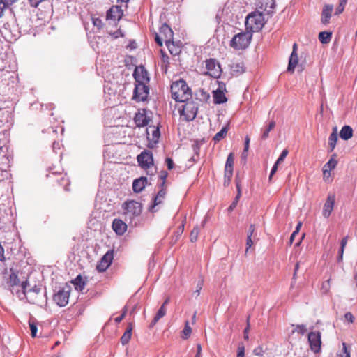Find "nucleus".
Instances as JSON below:
<instances>
[{"instance_id": "1", "label": "nucleus", "mask_w": 357, "mask_h": 357, "mask_svg": "<svg viewBox=\"0 0 357 357\" xmlns=\"http://www.w3.org/2000/svg\"><path fill=\"white\" fill-rule=\"evenodd\" d=\"M171 93L172 98L177 102H185L191 98L190 89L183 79L172 84Z\"/></svg>"}, {"instance_id": "2", "label": "nucleus", "mask_w": 357, "mask_h": 357, "mask_svg": "<svg viewBox=\"0 0 357 357\" xmlns=\"http://www.w3.org/2000/svg\"><path fill=\"white\" fill-rule=\"evenodd\" d=\"M264 24L265 20L261 13L254 12L249 14L246 17L245 26L247 29H250L252 32L260 31Z\"/></svg>"}, {"instance_id": "3", "label": "nucleus", "mask_w": 357, "mask_h": 357, "mask_svg": "<svg viewBox=\"0 0 357 357\" xmlns=\"http://www.w3.org/2000/svg\"><path fill=\"white\" fill-rule=\"evenodd\" d=\"M183 102L184 104L179 109L181 116L187 121H192L197 116L198 103L190 99Z\"/></svg>"}, {"instance_id": "4", "label": "nucleus", "mask_w": 357, "mask_h": 357, "mask_svg": "<svg viewBox=\"0 0 357 357\" xmlns=\"http://www.w3.org/2000/svg\"><path fill=\"white\" fill-rule=\"evenodd\" d=\"M250 32H241L235 35L230 41V46L235 50H244L248 47L252 39Z\"/></svg>"}, {"instance_id": "5", "label": "nucleus", "mask_w": 357, "mask_h": 357, "mask_svg": "<svg viewBox=\"0 0 357 357\" xmlns=\"http://www.w3.org/2000/svg\"><path fill=\"white\" fill-rule=\"evenodd\" d=\"M124 206L126 220L129 219L130 222L142 213V206L139 202L131 200L126 202Z\"/></svg>"}, {"instance_id": "6", "label": "nucleus", "mask_w": 357, "mask_h": 357, "mask_svg": "<svg viewBox=\"0 0 357 357\" xmlns=\"http://www.w3.org/2000/svg\"><path fill=\"white\" fill-rule=\"evenodd\" d=\"M70 293V287L66 284L54 294L53 299L59 306L64 307L68 303Z\"/></svg>"}, {"instance_id": "7", "label": "nucleus", "mask_w": 357, "mask_h": 357, "mask_svg": "<svg viewBox=\"0 0 357 357\" xmlns=\"http://www.w3.org/2000/svg\"><path fill=\"white\" fill-rule=\"evenodd\" d=\"M149 93V89L145 83H137L135 84L133 99L137 102L146 100Z\"/></svg>"}, {"instance_id": "8", "label": "nucleus", "mask_w": 357, "mask_h": 357, "mask_svg": "<svg viewBox=\"0 0 357 357\" xmlns=\"http://www.w3.org/2000/svg\"><path fill=\"white\" fill-rule=\"evenodd\" d=\"M308 342L311 350L317 354L321 351V332L319 331H312L308 334Z\"/></svg>"}, {"instance_id": "9", "label": "nucleus", "mask_w": 357, "mask_h": 357, "mask_svg": "<svg viewBox=\"0 0 357 357\" xmlns=\"http://www.w3.org/2000/svg\"><path fill=\"white\" fill-rule=\"evenodd\" d=\"M206 68L207 72L206 74L210 76L218 78L221 74V68L219 63L215 59H210L206 61Z\"/></svg>"}, {"instance_id": "10", "label": "nucleus", "mask_w": 357, "mask_h": 357, "mask_svg": "<svg viewBox=\"0 0 357 357\" xmlns=\"http://www.w3.org/2000/svg\"><path fill=\"white\" fill-rule=\"evenodd\" d=\"M137 162L144 168H148L153 164V154L150 151H142L137 156Z\"/></svg>"}, {"instance_id": "11", "label": "nucleus", "mask_w": 357, "mask_h": 357, "mask_svg": "<svg viewBox=\"0 0 357 357\" xmlns=\"http://www.w3.org/2000/svg\"><path fill=\"white\" fill-rule=\"evenodd\" d=\"M113 259V252L108 251L105 253L100 261L98 263L96 266V269L99 272H104L107 269V268L110 266Z\"/></svg>"}, {"instance_id": "12", "label": "nucleus", "mask_w": 357, "mask_h": 357, "mask_svg": "<svg viewBox=\"0 0 357 357\" xmlns=\"http://www.w3.org/2000/svg\"><path fill=\"white\" fill-rule=\"evenodd\" d=\"M159 33L164 38V41L167 47L173 43L174 33L167 24H163L161 26Z\"/></svg>"}, {"instance_id": "13", "label": "nucleus", "mask_w": 357, "mask_h": 357, "mask_svg": "<svg viewBox=\"0 0 357 357\" xmlns=\"http://www.w3.org/2000/svg\"><path fill=\"white\" fill-rule=\"evenodd\" d=\"M133 75L136 83H146L149 81L148 73L143 66L137 67Z\"/></svg>"}, {"instance_id": "14", "label": "nucleus", "mask_w": 357, "mask_h": 357, "mask_svg": "<svg viewBox=\"0 0 357 357\" xmlns=\"http://www.w3.org/2000/svg\"><path fill=\"white\" fill-rule=\"evenodd\" d=\"M335 197L334 195H328L323 208V215L328 218L333 209Z\"/></svg>"}, {"instance_id": "15", "label": "nucleus", "mask_w": 357, "mask_h": 357, "mask_svg": "<svg viewBox=\"0 0 357 357\" xmlns=\"http://www.w3.org/2000/svg\"><path fill=\"white\" fill-rule=\"evenodd\" d=\"M123 15V10L119 6H112L107 12V19L113 20H119Z\"/></svg>"}, {"instance_id": "16", "label": "nucleus", "mask_w": 357, "mask_h": 357, "mask_svg": "<svg viewBox=\"0 0 357 357\" xmlns=\"http://www.w3.org/2000/svg\"><path fill=\"white\" fill-rule=\"evenodd\" d=\"M297 45L296 43L293 45V51L291 54L289 61V65L287 67V70L289 72L293 73L294 71L295 67L298 64V55L296 53Z\"/></svg>"}, {"instance_id": "17", "label": "nucleus", "mask_w": 357, "mask_h": 357, "mask_svg": "<svg viewBox=\"0 0 357 357\" xmlns=\"http://www.w3.org/2000/svg\"><path fill=\"white\" fill-rule=\"evenodd\" d=\"M112 229L118 235H123L127 230V225L120 219H114Z\"/></svg>"}, {"instance_id": "18", "label": "nucleus", "mask_w": 357, "mask_h": 357, "mask_svg": "<svg viewBox=\"0 0 357 357\" xmlns=\"http://www.w3.org/2000/svg\"><path fill=\"white\" fill-rule=\"evenodd\" d=\"M333 10V5L328 4L324 6L321 18V22L323 24L326 25L329 23V20L330 18L331 17Z\"/></svg>"}, {"instance_id": "19", "label": "nucleus", "mask_w": 357, "mask_h": 357, "mask_svg": "<svg viewBox=\"0 0 357 357\" xmlns=\"http://www.w3.org/2000/svg\"><path fill=\"white\" fill-rule=\"evenodd\" d=\"M222 89L225 90V85L223 87L220 85L219 88L213 91L214 102L216 104H222L227 101V98Z\"/></svg>"}, {"instance_id": "20", "label": "nucleus", "mask_w": 357, "mask_h": 357, "mask_svg": "<svg viewBox=\"0 0 357 357\" xmlns=\"http://www.w3.org/2000/svg\"><path fill=\"white\" fill-rule=\"evenodd\" d=\"M234 165V156L233 153H230L227 158L225 167V172L226 176H232L233 175V169Z\"/></svg>"}, {"instance_id": "21", "label": "nucleus", "mask_w": 357, "mask_h": 357, "mask_svg": "<svg viewBox=\"0 0 357 357\" xmlns=\"http://www.w3.org/2000/svg\"><path fill=\"white\" fill-rule=\"evenodd\" d=\"M147 184V178L142 176L139 178L134 180L132 183V188L134 192H140L145 188Z\"/></svg>"}, {"instance_id": "22", "label": "nucleus", "mask_w": 357, "mask_h": 357, "mask_svg": "<svg viewBox=\"0 0 357 357\" xmlns=\"http://www.w3.org/2000/svg\"><path fill=\"white\" fill-rule=\"evenodd\" d=\"M20 284V280L18 276L15 273H11L9 275L8 278L6 280V287L11 290L15 286H17Z\"/></svg>"}, {"instance_id": "23", "label": "nucleus", "mask_w": 357, "mask_h": 357, "mask_svg": "<svg viewBox=\"0 0 357 357\" xmlns=\"http://www.w3.org/2000/svg\"><path fill=\"white\" fill-rule=\"evenodd\" d=\"M353 136V129L350 126H344L340 132V137L343 140H348Z\"/></svg>"}, {"instance_id": "24", "label": "nucleus", "mask_w": 357, "mask_h": 357, "mask_svg": "<svg viewBox=\"0 0 357 357\" xmlns=\"http://www.w3.org/2000/svg\"><path fill=\"white\" fill-rule=\"evenodd\" d=\"M132 324L131 323H129L126 331L121 337V342L123 345H125L129 342L132 336Z\"/></svg>"}, {"instance_id": "25", "label": "nucleus", "mask_w": 357, "mask_h": 357, "mask_svg": "<svg viewBox=\"0 0 357 357\" xmlns=\"http://www.w3.org/2000/svg\"><path fill=\"white\" fill-rule=\"evenodd\" d=\"M337 127L333 128L332 133L330 135L328 138V144L330 147V151H333L336 146L337 142Z\"/></svg>"}, {"instance_id": "26", "label": "nucleus", "mask_w": 357, "mask_h": 357, "mask_svg": "<svg viewBox=\"0 0 357 357\" xmlns=\"http://www.w3.org/2000/svg\"><path fill=\"white\" fill-rule=\"evenodd\" d=\"M135 122L138 127H144L149 123V119L144 114L138 113L135 116Z\"/></svg>"}, {"instance_id": "27", "label": "nucleus", "mask_w": 357, "mask_h": 357, "mask_svg": "<svg viewBox=\"0 0 357 357\" xmlns=\"http://www.w3.org/2000/svg\"><path fill=\"white\" fill-rule=\"evenodd\" d=\"M337 164V160L333 158H331L324 166V176H326V173H328V174H330V172L335 167Z\"/></svg>"}, {"instance_id": "28", "label": "nucleus", "mask_w": 357, "mask_h": 357, "mask_svg": "<svg viewBox=\"0 0 357 357\" xmlns=\"http://www.w3.org/2000/svg\"><path fill=\"white\" fill-rule=\"evenodd\" d=\"M166 308L164 307V306H161L160 308L158 310L157 314L154 317L153 319L151 322L150 326L153 327L154 325H155L156 323L166 314Z\"/></svg>"}, {"instance_id": "29", "label": "nucleus", "mask_w": 357, "mask_h": 357, "mask_svg": "<svg viewBox=\"0 0 357 357\" xmlns=\"http://www.w3.org/2000/svg\"><path fill=\"white\" fill-rule=\"evenodd\" d=\"M332 33L330 31H322L319 34V40L322 44H328L331 39Z\"/></svg>"}, {"instance_id": "30", "label": "nucleus", "mask_w": 357, "mask_h": 357, "mask_svg": "<svg viewBox=\"0 0 357 357\" xmlns=\"http://www.w3.org/2000/svg\"><path fill=\"white\" fill-rule=\"evenodd\" d=\"M275 127V122L272 121L268 123V125L266 128L262 129V130H261L262 133H261V139H263V140L266 139L269 136V132L271 130H272Z\"/></svg>"}, {"instance_id": "31", "label": "nucleus", "mask_w": 357, "mask_h": 357, "mask_svg": "<svg viewBox=\"0 0 357 357\" xmlns=\"http://www.w3.org/2000/svg\"><path fill=\"white\" fill-rule=\"evenodd\" d=\"M73 283L74 284L75 289L78 291H82L85 286V282L83 280L81 275H77L73 280Z\"/></svg>"}, {"instance_id": "32", "label": "nucleus", "mask_w": 357, "mask_h": 357, "mask_svg": "<svg viewBox=\"0 0 357 357\" xmlns=\"http://www.w3.org/2000/svg\"><path fill=\"white\" fill-rule=\"evenodd\" d=\"M166 192L164 189H161L157 194V195L154 197L153 199V205L151 208L155 207L162 202V199H163L165 196Z\"/></svg>"}, {"instance_id": "33", "label": "nucleus", "mask_w": 357, "mask_h": 357, "mask_svg": "<svg viewBox=\"0 0 357 357\" xmlns=\"http://www.w3.org/2000/svg\"><path fill=\"white\" fill-rule=\"evenodd\" d=\"M227 128L226 127L222 128L218 132H217L213 137V140L218 142L222 139L227 135Z\"/></svg>"}, {"instance_id": "34", "label": "nucleus", "mask_w": 357, "mask_h": 357, "mask_svg": "<svg viewBox=\"0 0 357 357\" xmlns=\"http://www.w3.org/2000/svg\"><path fill=\"white\" fill-rule=\"evenodd\" d=\"M191 333H192V329L189 325V322H188V321H186L185 323V327H184L183 330L182 331L181 337L184 340H186L190 335Z\"/></svg>"}, {"instance_id": "35", "label": "nucleus", "mask_w": 357, "mask_h": 357, "mask_svg": "<svg viewBox=\"0 0 357 357\" xmlns=\"http://www.w3.org/2000/svg\"><path fill=\"white\" fill-rule=\"evenodd\" d=\"M266 6L264 8V11H266L268 14L273 13V10L275 7L274 0H266Z\"/></svg>"}, {"instance_id": "36", "label": "nucleus", "mask_w": 357, "mask_h": 357, "mask_svg": "<svg viewBox=\"0 0 357 357\" xmlns=\"http://www.w3.org/2000/svg\"><path fill=\"white\" fill-rule=\"evenodd\" d=\"M29 325L31 333V336L33 337H35L36 336L37 333V323L35 320H33L32 319H30L29 320Z\"/></svg>"}, {"instance_id": "37", "label": "nucleus", "mask_w": 357, "mask_h": 357, "mask_svg": "<svg viewBox=\"0 0 357 357\" xmlns=\"http://www.w3.org/2000/svg\"><path fill=\"white\" fill-rule=\"evenodd\" d=\"M199 234V227L197 226L195 227L192 229V230L191 231L190 234V241L191 242L197 241V240L198 238Z\"/></svg>"}, {"instance_id": "38", "label": "nucleus", "mask_w": 357, "mask_h": 357, "mask_svg": "<svg viewBox=\"0 0 357 357\" xmlns=\"http://www.w3.org/2000/svg\"><path fill=\"white\" fill-rule=\"evenodd\" d=\"M347 0H340V3L336 8L335 15H340L344 11L345 5L347 4Z\"/></svg>"}, {"instance_id": "39", "label": "nucleus", "mask_w": 357, "mask_h": 357, "mask_svg": "<svg viewBox=\"0 0 357 357\" xmlns=\"http://www.w3.org/2000/svg\"><path fill=\"white\" fill-rule=\"evenodd\" d=\"M235 182H236V189H237L236 197H241V180L238 174H236V176Z\"/></svg>"}, {"instance_id": "40", "label": "nucleus", "mask_w": 357, "mask_h": 357, "mask_svg": "<svg viewBox=\"0 0 357 357\" xmlns=\"http://www.w3.org/2000/svg\"><path fill=\"white\" fill-rule=\"evenodd\" d=\"M339 357H350V352L348 350L347 344L344 342L342 344V350L339 354Z\"/></svg>"}, {"instance_id": "41", "label": "nucleus", "mask_w": 357, "mask_h": 357, "mask_svg": "<svg viewBox=\"0 0 357 357\" xmlns=\"http://www.w3.org/2000/svg\"><path fill=\"white\" fill-rule=\"evenodd\" d=\"M152 141L154 144L157 143L159 137H160V132L158 128H153V132H152Z\"/></svg>"}, {"instance_id": "42", "label": "nucleus", "mask_w": 357, "mask_h": 357, "mask_svg": "<svg viewBox=\"0 0 357 357\" xmlns=\"http://www.w3.org/2000/svg\"><path fill=\"white\" fill-rule=\"evenodd\" d=\"M297 331L299 333L303 335L307 331V328L305 325L301 324V325H296L295 326V329L293 331V332Z\"/></svg>"}, {"instance_id": "43", "label": "nucleus", "mask_w": 357, "mask_h": 357, "mask_svg": "<svg viewBox=\"0 0 357 357\" xmlns=\"http://www.w3.org/2000/svg\"><path fill=\"white\" fill-rule=\"evenodd\" d=\"M287 154H288V150H287V149H284V150L282 151V153H281V154H280V157H279V158H278V160H276V162H276V165H279V164H280L282 162H283V160H284V158L287 157Z\"/></svg>"}, {"instance_id": "44", "label": "nucleus", "mask_w": 357, "mask_h": 357, "mask_svg": "<svg viewBox=\"0 0 357 357\" xmlns=\"http://www.w3.org/2000/svg\"><path fill=\"white\" fill-rule=\"evenodd\" d=\"M92 22L93 24L99 29H101L103 26L102 20L98 17H92Z\"/></svg>"}, {"instance_id": "45", "label": "nucleus", "mask_w": 357, "mask_h": 357, "mask_svg": "<svg viewBox=\"0 0 357 357\" xmlns=\"http://www.w3.org/2000/svg\"><path fill=\"white\" fill-rule=\"evenodd\" d=\"M126 312H127V307L125 306L123 310V313L120 316H119L114 319L115 322L117 324L120 323L123 319L124 317L126 316Z\"/></svg>"}, {"instance_id": "46", "label": "nucleus", "mask_w": 357, "mask_h": 357, "mask_svg": "<svg viewBox=\"0 0 357 357\" xmlns=\"http://www.w3.org/2000/svg\"><path fill=\"white\" fill-rule=\"evenodd\" d=\"M239 199H240L239 197H236V196L235 197L234 201L232 202V203L231 204V205L228 208V211L229 212L232 211L236 208V206H237V204L238 202Z\"/></svg>"}, {"instance_id": "47", "label": "nucleus", "mask_w": 357, "mask_h": 357, "mask_svg": "<svg viewBox=\"0 0 357 357\" xmlns=\"http://www.w3.org/2000/svg\"><path fill=\"white\" fill-rule=\"evenodd\" d=\"M203 283H204L203 280H200L198 282L197 285V289L194 292V294H195L196 297H197L199 295L200 291L202 289Z\"/></svg>"}, {"instance_id": "48", "label": "nucleus", "mask_w": 357, "mask_h": 357, "mask_svg": "<svg viewBox=\"0 0 357 357\" xmlns=\"http://www.w3.org/2000/svg\"><path fill=\"white\" fill-rule=\"evenodd\" d=\"M252 237L250 235H248L247 239H246V250L245 252H247L248 251V249L251 248L253 245V241L252 240Z\"/></svg>"}, {"instance_id": "49", "label": "nucleus", "mask_w": 357, "mask_h": 357, "mask_svg": "<svg viewBox=\"0 0 357 357\" xmlns=\"http://www.w3.org/2000/svg\"><path fill=\"white\" fill-rule=\"evenodd\" d=\"M28 1L31 7L37 8L40 3L45 1V0H28Z\"/></svg>"}, {"instance_id": "50", "label": "nucleus", "mask_w": 357, "mask_h": 357, "mask_svg": "<svg viewBox=\"0 0 357 357\" xmlns=\"http://www.w3.org/2000/svg\"><path fill=\"white\" fill-rule=\"evenodd\" d=\"M155 40L159 46H162V41L164 40V38L162 36H160V33L159 34L156 33L155 37Z\"/></svg>"}, {"instance_id": "51", "label": "nucleus", "mask_w": 357, "mask_h": 357, "mask_svg": "<svg viewBox=\"0 0 357 357\" xmlns=\"http://www.w3.org/2000/svg\"><path fill=\"white\" fill-rule=\"evenodd\" d=\"M344 319L346 321H348L350 323H353L354 320V317L351 312H347L344 314Z\"/></svg>"}, {"instance_id": "52", "label": "nucleus", "mask_w": 357, "mask_h": 357, "mask_svg": "<svg viewBox=\"0 0 357 357\" xmlns=\"http://www.w3.org/2000/svg\"><path fill=\"white\" fill-rule=\"evenodd\" d=\"M245 348L244 346H238L237 357H244Z\"/></svg>"}, {"instance_id": "53", "label": "nucleus", "mask_w": 357, "mask_h": 357, "mask_svg": "<svg viewBox=\"0 0 357 357\" xmlns=\"http://www.w3.org/2000/svg\"><path fill=\"white\" fill-rule=\"evenodd\" d=\"M249 329H250V323H249V318H248L247 326L244 329V339L245 340H248V338H249V337H248V331H249Z\"/></svg>"}, {"instance_id": "54", "label": "nucleus", "mask_w": 357, "mask_h": 357, "mask_svg": "<svg viewBox=\"0 0 357 357\" xmlns=\"http://www.w3.org/2000/svg\"><path fill=\"white\" fill-rule=\"evenodd\" d=\"M345 248L340 247L339 250V255L337 256V261L341 262L343 260V254Z\"/></svg>"}, {"instance_id": "55", "label": "nucleus", "mask_w": 357, "mask_h": 357, "mask_svg": "<svg viewBox=\"0 0 357 357\" xmlns=\"http://www.w3.org/2000/svg\"><path fill=\"white\" fill-rule=\"evenodd\" d=\"M278 165H276V162H275L273 167H272V169L271 171V173H270V175H269V181L271 180L273 176L274 175V174L276 172L277 169H278Z\"/></svg>"}, {"instance_id": "56", "label": "nucleus", "mask_w": 357, "mask_h": 357, "mask_svg": "<svg viewBox=\"0 0 357 357\" xmlns=\"http://www.w3.org/2000/svg\"><path fill=\"white\" fill-rule=\"evenodd\" d=\"M167 172L162 171V172H160V178L162 181V185H164L165 181V179L167 178Z\"/></svg>"}, {"instance_id": "57", "label": "nucleus", "mask_w": 357, "mask_h": 357, "mask_svg": "<svg viewBox=\"0 0 357 357\" xmlns=\"http://www.w3.org/2000/svg\"><path fill=\"white\" fill-rule=\"evenodd\" d=\"M6 8L8 7L3 2V0H0V17H2L3 11Z\"/></svg>"}, {"instance_id": "58", "label": "nucleus", "mask_w": 357, "mask_h": 357, "mask_svg": "<svg viewBox=\"0 0 357 357\" xmlns=\"http://www.w3.org/2000/svg\"><path fill=\"white\" fill-rule=\"evenodd\" d=\"M234 71H236V72L242 73L244 72V69H243V66H241L240 64H236L235 66H234Z\"/></svg>"}, {"instance_id": "59", "label": "nucleus", "mask_w": 357, "mask_h": 357, "mask_svg": "<svg viewBox=\"0 0 357 357\" xmlns=\"http://www.w3.org/2000/svg\"><path fill=\"white\" fill-rule=\"evenodd\" d=\"M166 163H167V167H168L169 169H173V167H174V162H173V160L171 158H167L166 159Z\"/></svg>"}, {"instance_id": "60", "label": "nucleus", "mask_w": 357, "mask_h": 357, "mask_svg": "<svg viewBox=\"0 0 357 357\" xmlns=\"http://www.w3.org/2000/svg\"><path fill=\"white\" fill-rule=\"evenodd\" d=\"M255 232V225H250L248 229V235H250L252 236Z\"/></svg>"}, {"instance_id": "61", "label": "nucleus", "mask_w": 357, "mask_h": 357, "mask_svg": "<svg viewBox=\"0 0 357 357\" xmlns=\"http://www.w3.org/2000/svg\"><path fill=\"white\" fill-rule=\"evenodd\" d=\"M254 354L257 356H262L263 355V350L261 347H258L255 348L253 351Z\"/></svg>"}, {"instance_id": "62", "label": "nucleus", "mask_w": 357, "mask_h": 357, "mask_svg": "<svg viewBox=\"0 0 357 357\" xmlns=\"http://www.w3.org/2000/svg\"><path fill=\"white\" fill-rule=\"evenodd\" d=\"M250 138L247 136L245 139L244 152H247L249 149Z\"/></svg>"}, {"instance_id": "63", "label": "nucleus", "mask_w": 357, "mask_h": 357, "mask_svg": "<svg viewBox=\"0 0 357 357\" xmlns=\"http://www.w3.org/2000/svg\"><path fill=\"white\" fill-rule=\"evenodd\" d=\"M29 285V282L28 280H25V281H23L22 282V284H21V287H22V291H23V294H26V287Z\"/></svg>"}, {"instance_id": "64", "label": "nucleus", "mask_w": 357, "mask_h": 357, "mask_svg": "<svg viewBox=\"0 0 357 357\" xmlns=\"http://www.w3.org/2000/svg\"><path fill=\"white\" fill-rule=\"evenodd\" d=\"M348 241V236L344 237L340 243V247L345 248Z\"/></svg>"}]
</instances>
